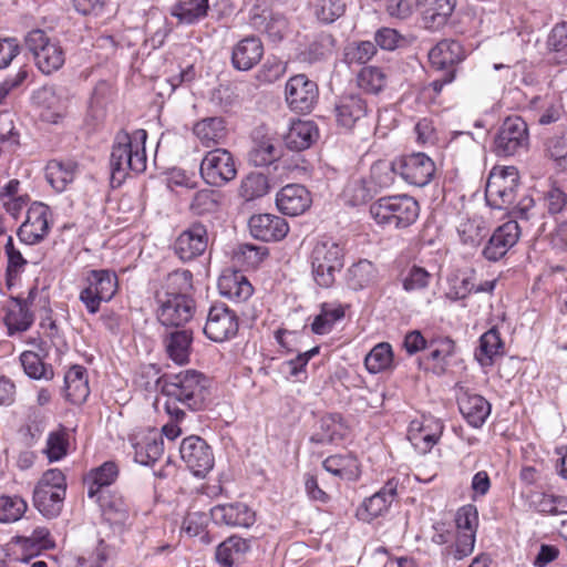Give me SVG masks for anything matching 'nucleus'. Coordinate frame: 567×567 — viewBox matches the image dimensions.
Instances as JSON below:
<instances>
[{
	"label": "nucleus",
	"instance_id": "26",
	"mask_svg": "<svg viewBox=\"0 0 567 567\" xmlns=\"http://www.w3.org/2000/svg\"><path fill=\"white\" fill-rule=\"evenodd\" d=\"M456 0H423L422 25L431 31L442 29L451 18Z\"/></svg>",
	"mask_w": 567,
	"mask_h": 567
},
{
	"label": "nucleus",
	"instance_id": "13",
	"mask_svg": "<svg viewBox=\"0 0 567 567\" xmlns=\"http://www.w3.org/2000/svg\"><path fill=\"white\" fill-rule=\"evenodd\" d=\"M396 171L406 183L414 186H425L435 173L434 162L424 153H413L396 158Z\"/></svg>",
	"mask_w": 567,
	"mask_h": 567
},
{
	"label": "nucleus",
	"instance_id": "14",
	"mask_svg": "<svg viewBox=\"0 0 567 567\" xmlns=\"http://www.w3.org/2000/svg\"><path fill=\"white\" fill-rule=\"evenodd\" d=\"M285 94L291 110L308 113L318 100V86L305 74H297L287 81Z\"/></svg>",
	"mask_w": 567,
	"mask_h": 567
},
{
	"label": "nucleus",
	"instance_id": "51",
	"mask_svg": "<svg viewBox=\"0 0 567 567\" xmlns=\"http://www.w3.org/2000/svg\"><path fill=\"white\" fill-rule=\"evenodd\" d=\"M163 451L162 439L146 437L134 445V460L142 465L151 466L162 456Z\"/></svg>",
	"mask_w": 567,
	"mask_h": 567
},
{
	"label": "nucleus",
	"instance_id": "55",
	"mask_svg": "<svg viewBox=\"0 0 567 567\" xmlns=\"http://www.w3.org/2000/svg\"><path fill=\"white\" fill-rule=\"evenodd\" d=\"M393 360L392 348L389 343L377 344L365 357L364 365L370 373H379L388 369Z\"/></svg>",
	"mask_w": 567,
	"mask_h": 567
},
{
	"label": "nucleus",
	"instance_id": "8",
	"mask_svg": "<svg viewBox=\"0 0 567 567\" xmlns=\"http://www.w3.org/2000/svg\"><path fill=\"white\" fill-rule=\"evenodd\" d=\"M529 146V133L520 116H508L501 124L493 144V152L501 157L520 155Z\"/></svg>",
	"mask_w": 567,
	"mask_h": 567
},
{
	"label": "nucleus",
	"instance_id": "27",
	"mask_svg": "<svg viewBox=\"0 0 567 567\" xmlns=\"http://www.w3.org/2000/svg\"><path fill=\"white\" fill-rule=\"evenodd\" d=\"M458 410L473 427H481L491 414L489 402L480 394L463 393L458 400Z\"/></svg>",
	"mask_w": 567,
	"mask_h": 567
},
{
	"label": "nucleus",
	"instance_id": "57",
	"mask_svg": "<svg viewBox=\"0 0 567 567\" xmlns=\"http://www.w3.org/2000/svg\"><path fill=\"white\" fill-rule=\"evenodd\" d=\"M220 194L213 189H200L195 193L190 209L194 214H210L218 209L220 205Z\"/></svg>",
	"mask_w": 567,
	"mask_h": 567
},
{
	"label": "nucleus",
	"instance_id": "40",
	"mask_svg": "<svg viewBox=\"0 0 567 567\" xmlns=\"http://www.w3.org/2000/svg\"><path fill=\"white\" fill-rule=\"evenodd\" d=\"M321 432L315 433L310 441L318 444L333 443L343 440L348 433V427L343 423L341 415L328 414L320 421Z\"/></svg>",
	"mask_w": 567,
	"mask_h": 567
},
{
	"label": "nucleus",
	"instance_id": "18",
	"mask_svg": "<svg viewBox=\"0 0 567 567\" xmlns=\"http://www.w3.org/2000/svg\"><path fill=\"white\" fill-rule=\"evenodd\" d=\"M443 424L433 417L410 423L408 439L416 451L426 454L439 442L443 433Z\"/></svg>",
	"mask_w": 567,
	"mask_h": 567
},
{
	"label": "nucleus",
	"instance_id": "53",
	"mask_svg": "<svg viewBox=\"0 0 567 567\" xmlns=\"http://www.w3.org/2000/svg\"><path fill=\"white\" fill-rule=\"evenodd\" d=\"M343 317L344 310L341 306L323 303L321 312L315 317L311 323V330L316 334L329 333L334 323Z\"/></svg>",
	"mask_w": 567,
	"mask_h": 567
},
{
	"label": "nucleus",
	"instance_id": "52",
	"mask_svg": "<svg viewBox=\"0 0 567 567\" xmlns=\"http://www.w3.org/2000/svg\"><path fill=\"white\" fill-rule=\"evenodd\" d=\"M386 75L378 66H364L357 75L358 86L370 94H378L385 85Z\"/></svg>",
	"mask_w": 567,
	"mask_h": 567
},
{
	"label": "nucleus",
	"instance_id": "41",
	"mask_svg": "<svg viewBox=\"0 0 567 567\" xmlns=\"http://www.w3.org/2000/svg\"><path fill=\"white\" fill-rule=\"evenodd\" d=\"M118 475V467L114 462H104L101 466L92 470L85 478L87 496L94 498L103 487L110 486Z\"/></svg>",
	"mask_w": 567,
	"mask_h": 567
},
{
	"label": "nucleus",
	"instance_id": "38",
	"mask_svg": "<svg viewBox=\"0 0 567 567\" xmlns=\"http://www.w3.org/2000/svg\"><path fill=\"white\" fill-rule=\"evenodd\" d=\"M209 11V0H177L172 16L181 23L195 24L205 19Z\"/></svg>",
	"mask_w": 567,
	"mask_h": 567
},
{
	"label": "nucleus",
	"instance_id": "36",
	"mask_svg": "<svg viewBox=\"0 0 567 567\" xmlns=\"http://www.w3.org/2000/svg\"><path fill=\"white\" fill-rule=\"evenodd\" d=\"M336 40L330 33H319L298 54V60L302 63L313 64L327 60L334 48Z\"/></svg>",
	"mask_w": 567,
	"mask_h": 567
},
{
	"label": "nucleus",
	"instance_id": "32",
	"mask_svg": "<svg viewBox=\"0 0 567 567\" xmlns=\"http://www.w3.org/2000/svg\"><path fill=\"white\" fill-rule=\"evenodd\" d=\"M193 132L205 147H214L226 138L227 127L223 117L214 116L198 121Z\"/></svg>",
	"mask_w": 567,
	"mask_h": 567
},
{
	"label": "nucleus",
	"instance_id": "31",
	"mask_svg": "<svg viewBox=\"0 0 567 567\" xmlns=\"http://www.w3.org/2000/svg\"><path fill=\"white\" fill-rule=\"evenodd\" d=\"M398 486V478H389L380 491L364 499L362 507L367 512L369 519L379 517L388 512L389 507L396 498Z\"/></svg>",
	"mask_w": 567,
	"mask_h": 567
},
{
	"label": "nucleus",
	"instance_id": "10",
	"mask_svg": "<svg viewBox=\"0 0 567 567\" xmlns=\"http://www.w3.org/2000/svg\"><path fill=\"white\" fill-rule=\"evenodd\" d=\"M200 175L212 186L220 187L233 181L237 168L233 155L225 148H215L204 156Z\"/></svg>",
	"mask_w": 567,
	"mask_h": 567
},
{
	"label": "nucleus",
	"instance_id": "42",
	"mask_svg": "<svg viewBox=\"0 0 567 567\" xmlns=\"http://www.w3.org/2000/svg\"><path fill=\"white\" fill-rule=\"evenodd\" d=\"M378 281L377 267L367 259L353 264L347 272L348 286L353 290H361Z\"/></svg>",
	"mask_w": 567,
	"mask_h": 567
},
{
	"label": "nucleus",
	"instance_id": "12",
	"mask_svg": "<svg viewBox=\"0 0 567 567\" xmlns=\"http://www.w3.org/2000/svg\"><path fill=\"white\" fill-rule=\"evenodd\" d=\"M182 460L196 476H205L214 466L210 446L199 436L185 437L179 446Z\"/></svg>",
	"mask_w": 567,
	"mask_h": 567
},
{
	"label": "nucleus",
	"instance_id": "6",
	"mask_svg": "<svg viewBox=\"0 0 567 567\" xmlns=\"http://www.w3.org/2000/svg\"><path fill=\"white\" fill-rule=\"evenodd\" d=\"M519 187V174L515 166L494 167L487 178L485 197L496 209L514 204Z\"/></svg>",
	"mask_w": 567,
	"mask_h": 567
},
{
	"label": "nucleus",
	"instance_id": "4",
	"mask_svg": "<svg viewBox=\"0 0 567 567\" xmlns=\"http://www.w3.org/2000/svg\"><path fill=\"white\" fill-rule=\"evenodd\" d=\"M83 284L84 287L80 291L79 299L91 315L100 311L102 302L111 301L118 288L117 276L110 269L86 271Z\"/></svg>",
	"mask_w": 567,
	"mask_h": 567
},
{
	"label": "nucleus",
	"instance_id": "45",
	"mask_svg": "<svg viewBox=\"0 0 567 567\" xmlns=\"http://www.w3.org/2000/svg\"><path fill=\"white\" fill-rule=\"evenodd\" d=\"M65 493H59L42 487H35L33 491V504L38 511L47 518H54L60 515Z\"/></svg>",
	"mask_w": 567,
	"mask_h": 567
},
{
	"label": "nucleus",
	"instance_id": "47",
	"mask_svg": "<svg viewBox=\"0 0 567 567\" xmlns=\"http://www.w3.org/2000/svg\"><path fill=\"white\" fill-rule=\"evenodd\" d=\"M373 188L365 178H352L343 188L342 199L346 205L360 206L368 203L374 196Z\"/></svg>",
	"mask_w": 567,
	"mask_h": 567
},
{
	"label": "nucleus",
	"instance_id": "5",
	"mask_svg": "<svg viewBox=\"0 0 567 567\" xmlns=\"http://www.w3.org/2000/svg\"><path fill=\"white\" fill-rule=\"evenodd\" d=\"M343 248L333 240H321L316 244L311 254V268L315 281L323 288H329L336 280V275L343 268Z\"/></svg>",
	"mask_w": 567,
	"mask_h": 567
},
{
	"label": "nucleus",
	"instance_id": "35",
	"mask_svg": "<svg viewBox=\"0 0 567 567\" xmlns=\"http://www.w3.org/2000/svg\"><path fill=\"white\" fill-rule=\"evenodd\" d=\"M165 349L168 357L177 364L189 361L193 332L189 329L176 330L169 333L165 340Z\"/></svg>",
	"mask_w": 567,
	"mask_h": 567
},
{
	"label": "nucleus",
	"instance_id": "17",
	"mask_svg": "<svg viewBox=\"0 0 567 567\" xmlns=\"http://www.w3.org/2000/svg\"><path fill=\"white\" fill-rule=\"evenodd\" d=\"M520 236L518 221H506L498 226L483 249V256L491 261L503 258L508 249L513 247Z\"/></svg>",
	"mask_w": 567,
	"mask_h": 567
},
{
	"label": "nucleus",
	"instance_id": "23",
	"mask_svg": "<svg viewBox=\"0 0 567 567\" xmlns=\"http://www.w3.org/2000/svg\"><path fill=\"white\" fill-rule=\"evenodd\" d=\"M210 516L215 524L230 527H249L256 520L255 512L244 503L216 505Z\"/></svg>",
	"mask_w": 567,
	"mask_h": 567
},
{
	"label": "nucleus",
	"instance_id": "63",
	"mask_svg": "<svg viewBox=\"0 0 567 567\" xmlns=\"http://www.w3.org/2000/svg\"><path fill=\"white\" fill-rule=\"evenodd\" d=\"M68 434L61 429L49 434L47 441V453L50 461H59L66 455Z\"/></svg>",
	"mask_w": 567,
	"mask_h": 567
},
{
	"label": "nucleus",
	"instance_id": "50",
	"mask_svg": "<svg viewBox=\"0 0 567 567\" xmlns=\"http://www.w3.org/2000/svg\"><path fill=\"white\" fill-rule=\"evenodd\" d=\"M20 362L25 374L34 380H51L54 375L51 365L45 364L40 355L33 351H24L20 355Z\"/></svg>",
	"mask_w": 567,
	"mask_h": 567
},
{
	"label": "nucleus",
	"instance_id": "58",
	"mask_svg": "<svg viewBox=\"0 0 567 567\" xmlns=\"http://www.w3.org/2000/svg\"><path fill=\"white\" fill-rule=\"evenodd\" d=\"M475 271L471 270L463 276H453L449 279L446 297L453 301L462 300L473 293Z\"/></svg>",
	"mask_w": 567,
	"mask_h": 567
},
{
	"label": "nucleus",
	"instance_id": "48",
	"mask_svg": "<svg viewBox=\"0 0 567 567\" xmlns=\"http://www.w3.org/2000/svg\"><path fill=\"white\" fill-rule=\"evenodd\" d=\"M268 177L262 173L252 172L246 175L239 186V196L250 202L265 196L269 192Z\"/></svg>",
	"mask_w": 567,
	"mask_h": 567
},
{
	"label": "nucleus",
	"instance_id": "64",
	"mask_svg": "<svg viewBox=\"0 0 567 567\" xmlns=\"http://www.w3.org/2000/svg\"><path fill=\"white\" fill-rule=\"evenodd\" d=\"M546 150L556 164L567 171V134L548 138Z\"/></svg>",
	"mask_w": 567,
	"mask_h": 567
},
{
	"label": "nucleus",
	"instance_id": "30",
	"mask_svg": "<svg viewBox=\"0 0 567 567\" xmlns=\"http://www.w3.org/2000/svg\"><path fill=\"white\" fill-rule=\"evenodd\" d=\"M250 540L233 535L221 542L216 548V560L224 567H235L241 564L250 550Z\"/></svg>",
	"mask_w": 567,
	"mask_h": 567
},
{
	"label": "nucleus",
	"instance_id": "21",
	"mask_svg": "<svg viewBox=\"0 0 567 567\" xmlns=\"http://www.w3.org/2000/svg\"><path fill=\"white\" fill-rule=\"evenodd\" d=\"M312 198L310 192L300 184L284 186L276 196L278 209L289 216H298L310 208Z\"/></svg>",
	"mask_w": 567,
	"mask_h": 567
},
{
	"label": "nucleus",
	"instance_id": "43",
	"mask_svg": "<svg viewBox=\"0 0 567 567\" xmlns=\"http://www.w3.org/2000/svg\"><path fill=\"white\" fill-rule=\"evenodd\" d=\"M76 171V164L72 161L62 162L58 159L50 161L45 168V175L51 186L63 192L66 186L73 182Z\"/></svg>",
	"mask_w": 567,
	"mask_h": 567
},
{
	"label": "nucleus",
	"instance_id": "49",
	"mask_svg": "<svg viewBox=\"0 0 567 567\" xmlns=\"http://www.w3.org/2000/svg\"><path fill=\"white\" fill-rule=\"evenodd\" d=\"M323 468L346 480H352L358 476V463L352 455H331L322 463Z\"/></svg>",
	"mask_w": 567,
	"mask_h": 567
},
{
	"label": "nucleus",
	"instance_id": "11",
	"mask_svg": "<svg viewBox=\"0 0 567 567\" xmlns=\"http://www.w3.org/2000/svg\"><path fill=\"white\" fill-rule=\"evenodd\" d=\"M238 328L236 312L224 303H217L210 307L203 331L212 341L224 342L235 337Z\"/></svg>",
	"mask_w": 567,
	"mask_h": 567
},
{
	"label": "nucleus",
	"instance_id": "25",
	"mask_svg": "<svg viewBox=\"0 0 567 567\" xmlns=\"http://www.w3.org/2000/svg\"><path fill=\"white\" fill-rule=\"evenodd\" d=\"M264 55V45L259 38L249 35L238 41L231 50V64L238 71H249Z\"/></svg>",
	"mask_w": 567,
	"mask_h": 567
},
{
	"label": "nucleus",
	"instance_id": "20",
	"mask_svg": "<svg viewBox=\"0 0 567 567\" xmlns=\"http://www.w3.org/2000/svg\"><path fill=\"white\" fill-rule=\"evenodd\" d=\"M248 227L254 238L261 241H279L284 239L289 227L287 221L277 215L257 214L249 218Z\"/></svg>",
	"mask_w": 567,
	"mask_h": 567
},
{
	"label": "nucleus",
	"instance_id": "60",
	"mask_svg": "<svg viewBox=\"0 0 567 567\" xmlns=\"http://www.w3.org/2000/svg\"><path fill=\"white\" fill-rule=\"evenodd\" d=\"M319 347H313L306 351H298V354L293 359L285 361L282 367L287 374L299 381L302 380L301 377L306 379V367L309 360L319 353Z\"/></svg>",
	"mask_w": 567,
	"mask_h": 567
},
{
	"label": "nucleus",
	"instance_id": "46",
	"mask_svg": "<svg viewBox=\"0 0 567 567\" xmlns=\"http://www.w3.org/2000/svg\"><path fill=\"white\" fill-rule=\"evenodd\" d=\"M395 166L396 159L391 163L378 161L372 164L370 177L367 181L373 188L374 194L389 188L394 183L395 175L398 174Z\"/></svg>",
	"mask_w": 567,
	"mask_h": 567
},
{
	"label": "nucleus",
	"instance_id": "44",
	"mask_svg": "<svg viewBox=\"0 0 567 567\" xmlns=\"http://www.w3.org/2000/svg\"><path fill=\"white\" fill-rule=\"evenodd\" d=\"M504 343L496 328H491L480 338V347L475 352V358L482 367L493 364L494 358L502 354Z\"/></svg>",
	"mask_w": 567,
	"mask_h": 567
},
{
	"label": "nucleus",
	"instance_id": "7",
	"mask_svg": "<svg viewBox=\"0 0 567 567\" xmlns=\"http://www.w3.org/2000/svg\"><path fill=\"white\" fill-rule=\"evenodd\" d=\"M156 301L157 319L165 327H183L196 312V302L188 293L158 291Z\"/></svg>",
	"mask_w": 567,
	"mask_h": 567
},
{
	"label": "nucleus",
	"instance_id": "15",
	"mask_svg": "<svg viewBox=\"0 0 567 567\" xmlns=\"http://www.w3.org/2000/svg\"><path fill=\"white\" fill-rule=\"evenodd\" d=\"M50 207L43 203L34 202L27 212L25 221L18 229L19 239L27 245L42 241L49 233Z\"/></svg>",
	"mask_w": 567,
	"mask_h": 567
},
{
	"label": "nucleus",
	"instance_id": "9",
	"mask_svg": "<svg viewBox=\"0 0 567 567\" xmlns=\"http://www.w3.org/2000/svg\"><path fill=\"white\" fill-rule=\"evenodd\" d=\"M24 43L43 74H51L63 66L65 61L63 49L59 42L52 41L43 30H31L27 34Z\"/></svg>",
	"mask_w": 567,
	"mask_h": 567
},
{
	"label": "nucleus",
	"instance_id": "2",
	"mask_svg": "<svg viewBox=\"0 0 567 567\" xmlns=\"http://www.w3.org/2000/svg\"><path fill=\"white\" fill-rule=\"evenodd\" d=\"M146 140L147 132L143 128L135 130L132 135L125 132L116 135L110 156L113 187L121 186L130 172L141 174L146 169Z\"/></svg>",
	"mask_w": 567,
	"mask_h": 567
},
{
	"label": "nucleus",
	"instance_id": "39",
	"mask_svg": "<svg viewBox=\"0 0 567 567\" xmlns=\"http://www.w3.org/2000/svg\"><path fill=\"white\" fill-rule=\"evenodd\" d=\"M280 152L271 136L262 135L259 137V131L254 135V145L249 151V162L255 166H266L279 158Z\"/></svg>",
	"mask_w": 567,
	"mask_h": 567
},
{
	"label": "nucleus",
	"instance_id": "54",
	"mask_svg": "<svg viewBox=\"0 0 567 567\" xmlns=\"http://www.w3.org/2000/svg\"><path fill=\"white\" fill-rule=\"evenodd\" d=\"M4 252L7 256V269H6V278L8 286L12 285V281L16 280L24 270L28 261L21 254V251L16 248L13 238L11 236L8 237L7 243L4 245Z\"/></svg>",
	"mask_w": 567,
	"mask_h": 567
},
{
	"label": "nucleus",
	"instance_id": "34",
	"mask_svg": "<svg viewBox=\"0 0 567 567\" xmlns=\"http://www.w3.org/2000/svg\"><path fill=\"white\" fill-rule=\"evenodd\" d=\"M538 202L545 217L556 218L567 212V192L556 181H549L547 188L540 192Z\"/></svg>",
	"mask_w": 567,
	"mask_h": 567
},
{
	"label": "nucleus",
	"instance_id": "62",
	"mask_svg": "<svg viewBox=\"0 0 567 567\" xmlns=\"http://www.w3.org/2000/svg\"><path fill=\"white\" fill-rule=\"evenodd\" d=\"M346 10V3L342 0H319L316 6L318 19L324 23H331L340 18Z\"/></svg>",
	"mask_w": 567,
	"mask_h": 567
},
{
	"label": "nucleus",
	"instance_id": "22",
	"mask_svg": "<svg viewBox=\"0 0 567 567\" xmlns=\"http://www.w3.org/2000/svg\"><path fill=\"white\" fill-rule=\"evenodd\" d=\"M339 125L351 130L361 122L370 112L367 100L361 95L350 93L342 95L334 107Z\"/></svg>",
	"mask_w": 567,
	"mask_h": 567
},
{
	"label": "nucleus",
	"instance_id": "19",
	"mask_svg": "<svg viewBox=\"0 0 567 567\" xmlns=\"http://www.w3.org/2000/svg\"><path fill=\"white\" fill-rule=\"evenodd\" d=\"M465 59V51L462 44L452 39H444L437 42L429 51V62L431 66L441 72L454 71L456 75V65Z\"/></svg>",
	"mask_w": 567,
	"mask_h": 567
},
{
	"label": "nucleus",
	"instance_id": "33",
	"mask_svg": "<svg viewBox=\"0 0 567 567\" xmlns=\"http://www.w3.org/2000/svg\"><path fill=\"white\" fill-rule=\"evenodd\" d=\"M65 398L72 404H82L90 394L86 369L82 365H73L64 375Z\"/></svg>",
	"mask_w": 567,
	"mask_h": 567
},
{
	"label": "nucleus",
	"instance_id": "28",
	"mask_svg": "<svg viewBox=\"0 0 567 567\" xmlns=\"http://www.w3.org/2000/svg\"><path fill=\"white\" fill-rule=\"evenodd\" d=\"M218 290L223 297L234 302H245L254 292L249 280L240 271L223 274L218 279Z\"/></svg>",
	"mask_w": 567,
	"mask_h": 567
},
{
	"label": "nucleus",
	"instance_id": "61",
	"mask_svg": "<svg viewBox=\"0 0 567 567\" xmlns=\"http://www.w3.org/2000/svg\"><path fill=\"white\" fill-rule=\"evenodd\" d=\"M432 279V275L422 267L412 266L402 278V286L406 292L425 289Z\"/></svg>",
	"mask_w": 567,
	"mask_h": 567
},
{
	"label": "nucleus",
	"instance_id": "56",
	"mask_svg": "<svg viewBox=\"0 0 567 567\" xmlns=\"http://www.w3.org/2000/svg\"><path fill=\"white\" fill-rule=\"evenodd\" d=\"M27 508V502L18 495L0 496V523H14L19 520Z\"/></svg>",
	"mask_w": 567,
	"mask_h": 567
},
{
	"label": "nucleus",
	"instance_id": "24",
	"mask_svg": "<svg viewBox=\"0 0 567 567\" xmlns=\"http://www.w3.org/2000/svg\"><path fill=\"white\" fill-rule=\"evenodd\" d=\"M511 215L515 218L511 221H518L520 225V233L525 230L542 234L545 230V212L530 196L523 197L513 207Z\"/></svg>",
	"mask_w": 567,
	"mask_h": 567
},
{
	"label": "nucleus",
	"instance_id": "1",
	"mask_svg": "<svg viewBox=\"0 0 567 567\" xmlns=\"http://www.w3.org/2000/svg\"><path fill=\"white\" fill-rule=\"evenodd\" d=\"M166 396L164 409L175 421H183L186 410L196 412L205 409L209 398L208 378L193 369L168 373L156 381Z\"/></svg>",
	"mask_w": 567,
	"mask_h": 567
},
{
	"label": "nucleus",
	"instance_id": "29",
	"mask_svg": "<svg viewBox=\"0 0 567 567\" xmlns=\"http://www.w3.org/2000/svg\"><path fill=\"white\" fill-rule=\"evenodd\" d=\"M319 138V130L315 122L298 120L291 123L284 141L291 151L309 148Z\"/></svg>",
	"mask_w": 567,
	"mask_h": 567
},
{
	"label": "nucleus",
	"instance_id": "3",
	"mask_svg": "<svg viewBox=\"0 0 567 567\" xmlns=\"http://www.w3.org/2000/svg\"><path fill=\"white\" fill-rule=\"evenodd\" d=\"M419 213V203L408 195L381 197L370 206V214L377 224L395 229L411 226Z\"/></svg>",
	"mask_w": 567,
	"mask_h": 567
},
{
	"label": "nucleus",
	"instance_id": "59",
	"mask_svg": "<svg viewBox=\"0 0 567 567\" xmlns=\"http://www.w3.org/2000/svg\"><path fill=\"white\" fill-rule=\"evenodd\" d=\"M377 53V47L371 41H360L349 44L344 51V61L348 64H364Z\"/></svg>",
	"mask_w": 567,
	"mask_h": 567
},
{
	"label": "nucleus",
	"instance_id": "16",
	"mask_svg": "<svg viewBox=\"0 0 567 567\" xmlns=\"http://www.w3.org/2000/svg\"><path fill=\"white\" fill-rule=\"evenodd\" d=\"M207 246L208 233L206 226L194 223L176 238L174 250L181 260L190 261L203 255Z\"/></svg>",
	"mask_w": 567,
	"mask_h": 567
},
{
	"label": "nucleus",
	"instance_id": "37",
	"mask_svg": "<svg viewBox=\"0 0 567 567\" xmlns=\"http://www.w3.org/2000/svg\"><path fill=\"white\" fill-rule=\"evenodd\" d=\"M11 302L13 306L8 309L4 317V322L10 336L16 332L27 331L34 321L32 311L25 307L21 297H12Z\"/></svg>",
	"mask_w": 567,
	"mask_h": 567
}]
</instances>
